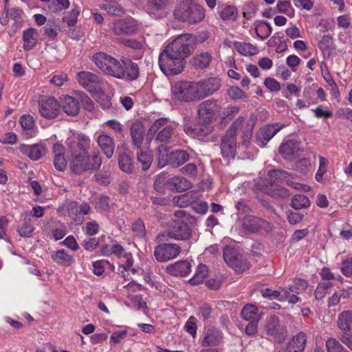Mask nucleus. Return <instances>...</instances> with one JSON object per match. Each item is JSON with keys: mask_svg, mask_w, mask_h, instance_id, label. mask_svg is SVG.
<instances>
[{"mask_svg": "<svg viewBox=\"0 0 352 352\" xmlns=\"http://www.w3.org/2000/svg\"><path fill=\"white\" fill-rule=\"evenodd\" d=\"M196 40L191 34H180L164 47L158 58V64L163 74L170 76L184 71L186 58L193 52Z\"/></svg>", "mask_w": 352, "mask_h": 352, "instance_id": "obj_1", "label": "nucleus"}, {"mask_svg": "<svg viewBox=\"0 0 352 352\" xmlns=\"http://www.w3.org/2000/svg\"><path fill=\"white\" fill-rule=\"evenodd\" d=\"M90 142L89 138L84 135H72L67 139L68 152L71 155V169L76 174L97 170L101 166V158L97 155L90 161L87 152Z\"/></svg>", "mask_w": 352, "mask_h": 352, "instance_id": "obj_2", "label": "nucleus"}, {"mask_svg": "<svg viewBox=\"0 0 352 352\" xmlns=\"http://www.w3.org/2000/svg\"><path fill=\"white\" fill-rule=\"evenodd\" d=\"M91 60L104 74L116 78L134 80L139 76L138 64L129 59L124 58L120 62L107 54L98 52Z\"/></svg>", "mask_w": 352, "mask_h": 352, "instance_id": "obj_3", "label": "nucleus"}, {"mask_svg": "<svg viewBox=\"0 0 352 352\" xmlns=\"http://www.w3.org/2000/svg\"><path fill=\"white\" fill-rule=\"evenodd\" d=\"M175 15L184 22L194 24L204 19L205 10L201 5L191 0H184L175 9Z\"/></svg>", "mask_w": 352, "mask_h": 352, "instance_id": "obj_4", "label": "nucleus"}, {"mask_svg": "<svg viewBox=\"0 0 352 352\" xmlns=\"http://www.w3.org/2000/svg\"><path fill=\"white\" fill-rule=\"evenodd\" d=\"M171 91L173 98L177 100L189 102L199 100L196 82H177L172 86Z\"/></svg>", "mask_w": 352, "mask_h": 352, "instance_id": "obj_5", "label": "nucleus"}, {"mask_svg": "<svg viewBox=\"0 0 352 352\" xmlns=\"http://www.w3.org/2000/svg\"><path fill=\"white\" fill-rule=\"evenodd\" d=\"M270 180L276 184H272L270 187H267L265 192L267 195L274 197H288L289 196V191L283 187L278 185L288 180V173L284 170H272L268 173Z\"/></svg>", "mask_w": 352, "mask_h": 352, "instance_id": "obj_6", "label": "nucleus"}, {"mask_svg": "<svg viewBox=\"0 0 352 352\" xmlns=\"http://www.w3.org/2000/svg\"><path fill=\"white\" fill-rule=\"evenodd\" d=\"M241 120H235L226 131L223 136L221 149V153L225 158H234L236 152V135L238 126L241 124Z\"/></svg>", "mask_w": 352, "mask_h": 352, "instance_id": "obj_7", "label": "nucleus"}, {"mask_svg": "<svg viewBox=\"0 0 352 352\" xmlns=\"http://www.w3.org/2000/svg\"><path fill=\"white\" fill-rule=\"evenodd\" d=\"M109 27L110 31L115 35H132L138 32L139 24L133 18H125L113 21Z\"/></svg>", "mask_w": 352, "mask_h": 352, "instance_id": "obj_8", "label": "nucleus"}, {"mask_svg": "<svg viewBox=\"0 0 352 352\" xmlns=\"http://www.w3.org/2000/svg\"><path fill=\"white\" fill-rule=\"evenodd\" d=\"M223 259L230 267L237 272H243L249 268L248 261L241 255L236 249L227 246L223 250Z\"/></svg>", "mask_w": 352, "mask_h": 352, "instance_id": "obj_9", "label": "nucleus"}, {"mask_svg": "<svg viewBox=\"0 0 352 352\" xmlns=\"http://www.w3.org/2000/svg\"><path fill=\"white\" fill-rule=\"evenodd\" d=\"M192 230L188 223L182 221L170 222L167 230L162 234V237H169L175 240H188L190 238Z\"/></svg>", "mask_w": 352, "mask_h": 352, "instance_id": "obj_10", "label": "nucleus"}, {"mask_svg": "<svg viewBox=\"0 0 352 352\" xmlns=\"http://www.w3.org/2000/svg\"><path fill=\"white\" fill-rule=\"evenodd\" d=\"M221 107L217 101L212 100H206L198 106V118L200 121L211 123L214 118L219 115Z\"/></svg>", "mask_w": 352, "mask_h": 352, "instance_id": "obj_11", "label": "nucleus"}, {"mask_svg": "<svg viewBox=\"0 0 352 352\" xmlns=\"http://www.w3.org/2000/svg\"><path fill=\"white\" fill-rule=\"evenodd\" d=\"M285 126V124L279 122L267 124L263 126L256 132V144L261 147H264L267 142Z\"/></svg>", "mask_w": 352, "mask_h": 352, "instance_id": "obj_12", "label": "nucleus"}, {"mask_svg": "<svg viewBox=\"0 0 352 352\" xmlns=\"http://www.w3.org/2000/svg\"><path fill=\"white\" fill-rule=\"evenodd\" d=\"M77 80L80 85L91 93H100L102 81L100 78L90 72H80L77 74Z\"/></svg>", "mask_w": 352, "mask_h": 352, "instance_id": "obj_13", "label": "nucleus"}, {"mask_svg": "<svg viewBox=\"0 0 352 352\" xmlns=\"http://www.w3.org/2000/svg\"><path fill=\"white\" fill-rule=\"evenodd\" d=\"M38 111L41 116L51 120L56 118L60 111V105L53 97H45L39 102Z\"/></svg>", "mask_w": 352, "mask_h": 352, "instance_id": "obj_14", "label": "nucleus"}, {"mask_svg": "<svg viewBox=\"0 0 352 352\" xmlns=\"http://www.w3.org/2000/svg\"><path fill=\"white\" fill-rule=\"evenodd\" d=\"M102 252L105 256L116 255L120 260V263H123L124 267L127 268L133 266V258L132 254L126 252L120 244H113L111 246L106 245L102 248Z\"/></svg>", "mask_w": 352, "mask_h": 352, "instance_id": "obj_15", "label": "nucleus"}, {"mask_svg": "<svg viewBox=\"0 0 352 352\" xmlns=\"http://www.w3.org/2000/svg\"><path fill=\"white\" fill-rule=\"evenodd\" d=\"M265 330L267 336L276 340H281L287 334V329L281 324L278 318L275 316H270L266 321Z\"/></svg>", "mask_w": 352, "mask_h": 352, "instance_id": "obj_16", "label": "nucleus"}, {"mask_svg": "<svg viewBox=\"0 0 352 352\" xmlns=\"http://www.w3.org/2000/svg\"><path fill=\"white\" fill-rule=\"evenodd\" d=\"M181 252V248L175 243H164L155 248V256L160 262H166L177 257Z\"/></svg>", "mask_w": 352, "mask_h": 352, "instance_id": "obj_17", "label": "nucleus"}, {"mask_svg": "<svg viewBox=\"0 0 352 352\" xmlns=\"http://www.w3.org/2000/svg\"><path fill=\"white\" fill-rule=\"evenodd\" d=\"M199 99L213 94L221 87V80L217 78H208L196 82Z\"/></svg>", "mask_w": 352, "mask_h": 352, "instance_id": "obj_18", "label": "nucleus"}, {"mask_svg": "<svg viewBox=\"0 0 352 352\" xmlns=\"http://www.w3.org/2000/svg\"><path fill=\"white\" fill-rule=\"evenodd\" d=\"M241 120V124L238 126L236 131L241 130L243 133V140L245 144H248L252 136V133L257 117L254 114H251L248 118L239 117L236 120Z\"/></svg>", "mask_w": 352, "mask_h": 352, "instance_id": "obj_19", "label": "nucleus"}, {"mask_svg": "<svg viewBox=\"0 0 352 352\" xmlns=\"http://www.w3.org/2000/svg\"><path fill=\"white\" fill-rule=\"evenodd\" d=\"M301 151L300 142L296 140H288L279 147L280 154L287 160H294Z\"/></svg>", "mask_w": 352, "mask_h": 352, "instance_id": "obj_20", "label": "nucleus"}, {"mask_svg": "<svg viewBox=\"0 0 352 352\" xmlns=\"http://www.w3.org/2000/svg\"><path fill=\"white\" fill-rule=\"evenodd\" d=\"M336 323L342 333V336H352V310L341 311L338 316Z\"/></svg>", "mask_w": 352, "mask_h": 352, "instance_id": "obj_21", "label": "nucleus"}, {"mask_svg": "<svg viewBox=\"0 0 352 352\" xmlns=\"http://www.w3.org/2000/svg\"><path fill=\"white\" fill-rule=\"evenodd\" d=\"M210 123H206L198 118V121L194 125L186 124L184 130L187 135L192 138H199L208 135L212 131Z\"/></svg>", "mask_w": 352, "mask_h": 352, "instance_id": "obj_22", "label": "nucleus"}, {"mask_svg": "<svg viewBox=\"0 0 352 352\" xmlns=\"http://www.w3.org/2000/svg\"><path fill=\"white\" fill-rule=\"evenodd\" d=\"M243 230L249 232H254L260 229L266 228L268 223L260 218L248 215L243 217L241 221Z\"/></svg>", "mask_w": 352, "mask_h": 352, "instance_id": "obj_23", "label": "nucleus"}, {"mask_svg": "<svg viewBox=\"0 0 352 352\" xmlns=\"http://www.w3.org/2000/svg\"><path fill=\"white\" fill-rule=\"evenodd\" d=\"M19 121L24 137L26 138H32L36 135L38 133V128L32 116L29 114L23 115L21 116Z\"/></svg>", "mask_w": 352, "mask_h": 352, "instance_id": "obj_24", "label": "nucleus"}, {"mask_svg": "<svg viewBox=\"0 0 352 352\" xmlns=\"http://www.w3.org/2000/svg\"><path fill=\"white\" fill-rule=\"evenodd\" d=\"M22 153L28 155L32 160L36 161L45 155L46 149L42 144H21L19 148Z\"/></svg>", "mask_w": 352, "mask_h": 352, "instance_id": "obj_25", "label": "nucleus"}, {"mask_svg": "<svg viewBox=\"0 0 352 352\" xmlns=\"http://www.w3.org/2000/svg\"><path fill=\"white\" fill-rule=\"evenodd\" d=\"M38 32L37 30L30 28L25 30L23 32V47L25 51L32 50L36 47L38 41Z\"/></svg>", "mask_w": 352, "mask_h": 352, "instance_id": "obj_26", "label": "nucleus"}, {"mask_svg": "<svg viewBox=\"0 0 352 352\" xmlns=\"http://www.w3.org/2000/svg\"><path fill=\"white\" fill-rule=\"evenodd\" d=\"M54 154V166L59 171H64L67 167V161L65 157V148L59 143H56L53 146Z\"/></svg>", "mask_w": 352, "mask_h": 352, "instance_id": "obj_27", "label": "nucleus"}, {"mask_svg": "<svg viewBox=\"0 0 352 352\" xmlns=\"http://www.w3.org/2000/svg\"><path fill=\"white\" fill-rule=\"evenodd\" d=\"M63 111L72 116H76L80 109V104L76 98L72 96H66L61 99V106Z\"/></svg>", "mask_w": 352, "mask_h": 352, "instance_id": "obj_28", "label": "nucleus"}, {"mask_svg": "<svg viewBox=\"0 0 352 352\" xmlns=\"http://www.w3.org/2000/svg\"><path fill=\"white\" fill-rule=\"evenodd\" d=\"M130 134L133 144L140 148L143 143L144 127L140 122H135L132 124L130 129Z\"/></svg>", "mask_w": 352, "mask_h": 352, "instance_id": "obj_29", "label": "nucleus"}, {"mask_svg": "<svg viewBox=\"0 0 352 352\" xmlns=\"http://www.w3.org/2000/svg\"><path fill=\"white\" fill-rule=\"evenodd\" d=\"M97 142L106 157L111 158L115 149L113 138L106 134H101L98 137Z\"/></svg>", "mask_w": 352, "mask_h": 352, "instance_id": "obj_30", "label": "nucleus"}, {"mask_svg": "<svg viewBox=\"0 0 352 352\" xmlns=\"http://www.w3.org/2000/svg\"><path fill=\"white\" fill-rule=\"evenodd\" d=\"M192 187L190 182L186 178L175 176L170 177L168 182V190L173 192H182L190 189Z\"/></svg>", "mask_w": 352, "mask_h": 352, "instance_id": "obj_31", "label": "nucleus"}, {"mask_svg": "<svg viewBox=\"0 0 352 352\" xmlns=\"http://www.w3.org/2000/svg\"><path fill=\"white\" fill-rule=\"evenodd\" d=\"M51 257L53 261L56 264L64 267L71 266L74 263L73 256L69 254L64 250L53 252L51 254Z\"/></svg>", "mask_w": 352, "mask_h": 352, "instance_id": "obj_32", "label": "nucleus"}, {"mask_svg": "<svg viewBox=\"0 0 352 352\" xmlns=\"http://www.w3.org/2000/svg\"><path fill=\"white\" fill-rule=\"evenodd\" d=\"M289 291L287 287H280V290H273L270 288L263 289L261 294L264 298L269 299H276L280 302L287 300V294Z\"/></svg>", "mask_w": 352, "mask_h": 352, "instance_id": "obj_33", "label": "nucleus"}, {"mask_svg": "<svg viewBox=\"0 0 352 352\" xmlns=\"http://www.w3.org/2000/svg\"><path fill=\"white\" fill-rule=\"evenodd\" d=\"M212 59V55L208 52L197 54L192 60V65L199 69L207 68Z\"/></svg>", "mask_w": 352, "mask_h": 352, "instance_id": "obj_34", "label": "nucleus"}, {"mask_svg": "<svg viewBox=\"0 0 352 352\" xmlns=\"http://www.w3.org/2000/svg\"><path fill=\"white\" fill-rule=\"evenodd\" d=\"M168 270L174 276H184L189 273L190 264L187 261H182L169 266Z\"/></svg>", "mask_w": 352, "mask_h": 352, "instance_id": "obj_35", "label": "nucleus"}, {"mask_svg": "<svg viewBox=\"0 0 352 352\" xmlns=\"http://www.w3.org/2000/svg\"><path fill=\"white\" fill-rule=\"evenodd\" d=\"M221 333L217 329H209L204 336L201 344L204 346H214L217 345L221 340Z\"/></svg>", "mask_w": 352, "mask_h": 352, "instance_id": "obj_36", "label": "nucleus"}, {"mask_svg": "<svg viewBox=\"0 0 352 352\" xmlns=\"http://www.w3.org/2000/svg\"><path fill=\"white\" fill-rule=\"evenodd\" d=\"M234 46L236 50L243 56H250L258 53V48L250 43L235 42Z\"/></svg>", "mask_w": 352, "mask_h": 352, "instance_id": "obj_37", "label": "nucleus"}, {"mask_svg": "<svg viewBox=\"0 0 352 352\" xmlns=\"http://www.w3.org/2000/svg\"><path fill=\"white\" fill-rule=\"evenodd\" d=\"M170 177L165 173H161L156 176L153 183L155 190L160 193H165L166 190H168V182Z\"/></svg>", "mask_w": 352, "mask_h": 352, "instance_id": "obj_38", "label": "nucleus"}, {"mask_svg": "<svg viewBox=\"0 0 352 352\" xmlns=\"http://www.w3.org/2000/svg\"><path fill=\"white\" fill-rule=\"evenodd\" d=\"M306 343L307 335L303 332H300L293 337L287 346L297 351L298 352H302L305 349Z\"/></svg>", "mask_w": 352, "mask_h": 352, "instance_id": "obj_39", "label": "nucleus"}, {"mask_svg": "<svg viewBox=\"0 0 352 352\" xmlns=\"http://www.w3.org/2000/svg\"><path fill=\"white\" fill-rule=\"evenodd\" d=\"M258 308L255 305L248 304L243 307L241 315L245 320L259 321L261 317L258 315Z\"/></svg>", "mask_w": 352, "mask_h": 352, "instance_id": "obj_40", "label": "nucleus"}, {"mask_svg": "<svg viewBox=\"0 0 352 352\" xmlns=\"http://www.w3.org/2000/svg\"><path fill=\"white\" fill-rule=\"evenodd\" d=\"M138 161L142 165V168L146 170L149 168L153 162V156L151 151L143 150L141 147L138 148Z\"/></svg>", "mask_w": 352, "mask_h": 352, "instance_id": "obj_41", "label": "nucleus"}, {"mask_svg": "<svg viewBox=\"0 0 352 352\" xmlns=\"http://www.w3.org/2000/svg\"><path fill=\"white\" fill-rule=\"evenodd\" d=\"M255 32L260 39L265 40L272 34V28L268 22L260 21L255 26Z\"/></svg>", "mask_w": 352, "mask_h": 352, "instance_id": "obj_42", "label": "nucleus"}, {"mask_svg": "<svg viewBox=\"0 0 352 352\" xmlns=\"http://www.w3.org/2000/svg\"><path fill=\"white\" fill-rule=\"evenodd\" d=\"M275 10L278 13L286 14L289 18H293L295 15L294 9L290 1L287 0H279L276 3Z\"/></svg>", "mask_w": 352, "mask_h": 352, "instance_id": "obj_43", "label": "nucleus"}, {"mask_svg": "<svg viewBox=\"0 0 352 352\" xmlns=\"http://www.w3.org/2000/svg\"><path fill=\"white\" fill-rule=\"evenodd\" d=\"M188 154L183 150H177L171 153L169 160L171 164L179 166L188 160Z\"/></svg>", "mask_w": 352, "mask_h": 352, "instance_id": "obj_44", "label": "nucleus"}, {"mask_svg": "<svg viewBox=\"0 0 352 352\" xmlns=\"http://www.w3.org/2000/svg\"><path fill=\"white\" fill-rule=\"evenodd\" d=\"M58 212L62 215H77L79 214V206L76 201L66 202L58 209Z\"/></svg>", "mask_w": 352, "mask_h": 352, "instance_id": "obj_45", "label": "nucleus"}, {"mask_svg": "<svg viewBox=\"0 0 352 352\" xmlns=\"http://www.w3.org/2000/svg\"><path fill=\"white\" fill-rule=\"evenodd\" d=\"M208 276V267L206 265L204 264H200L198 265L197 270L195 272V275L192 278H191L189 282L192 285H198L204 280V279Z\"/></svg>", "mask_w": 352, "mask_h": 352, "instance_id": "obj_46", "label": "nucleus"}, {"mask_svg": "<svg viewBox=\"0 0 352 352\" xmlns=\"http://www.w3.org/2000/svg\"><path fill=\"white\" fill-rule=\"evenodd\" d=\"M129 270L133 274L142 275V274H143V272H144L143 269L138 265H135V266L133 265L131 267L126 268V267H124V266H123V263H120L119 267H118L119 274L121 275V276L123 277L126 280H129L131 279V277H130V275L129 273Z\"/></svg>", "mask_w": 352, "mask_h": 352, "instance_id": "obj_47", "label": "nucleus"}, {"mask_svg": "<svg viewBox=\"0 0 352 352\" xmlns=\"http://www.w3.org/2000/svg\"><path fill=\"white\" fill-rule=\"evenodd\" d=\"M291 205L294 209L300 210L309 207L310 201L305 195L298 194L293 197Z\"/></svg>", "mask_w": 352, "mask_h": 352, "instance_id": "obj_48", "label": "nucleus"}, {"mask_svg": "<svg viewBox=\"0 0 352 352\" xmlns=\"http://www.w3.org/2000/svg\"><path fill=\"white\" fill-rule=\"evenodd\" d=\"M175 129V125L172 123L161 129L157 135L156 140L160 142L168 143Z\"/></svg>", "mask_w": 352, "mask_h": 352, "instance_id": "obj_49", "label": "nucleus"}, {"mask_svg": "<svg viewBox=\"0 0 352 352\" xmlns=\"http://www.w3.org/2000/svg\"><path fill=\"white\" fill-rule=\"evenodd\" d=\"M327 352H349L336 338H329L326 341Z\"/></svg>", "mask_w": 352, "mask_h": 352, "instance_id": "obj_50", "label": "nucleus"}, {"mask_svg": "<svg viewBox=\"0 0 352 352\" xmlns=\"http://www.w3.org/2000/svg\"><path fill=\"white\" fill-rule=\"evenodd\" d=\"M34 227L27 222L19 224L16 227V231L21 237L30 238L32 236Z\"/></svg>", "mask_w": 352, "mask_h": 352, "instance_id": "obj_51", "label": "nucleus"}, {"mask_svg": "<svg viewBox=\"0 0 352 352\" xmlns=\"http://www.w3.org/2000/svg\"><path fill=\"white\" fill-rule=\"evenodd\" d=\"M308 283L305 279L299 278L296 279L294 281V284L290 285L289 287H287L288 291L295 293L300 294L302 292L305 291L307 288Z\"/></svg>", "mask_w": 352, "mask_h": 352, "instance_id": "obj_52", "label": "nucleus"}, {"mask_svg": "<svg viewBox=\"0 0 352 352\" xmlns=\"http://www.w3.org/2000/svg\"><path fill=\"white\" fill-rule=\"evenodd\" d=\"M169 124H170V122L166 118L157 119L149 128L148 133L151 135H155L164 128V126H168Z\"/></svg>", "mask_w": 352, "mask_h": 352, "instance_id": "obj_53", "label": "nucleus"}, {"mask_svg": "<svg viewBox=\"0 0 352 352\" xmlns=\"http://www.w3.org/2000/svg\"><path fill=\"white\" fill-rule=\"evenodd\" d=\"M227 94L232 100H243L247 98L246 94L236 86L229 87Z\"/></svg>", "mask_w": 352, "mask_h": 352, "instance_id": "obj_54", "label": "nucleus"}, {"mask_svg": "<svg viewBox=\"0 0 352 352\" xmlns=\"http://www.w3.org/2000/svg\"><path fill=\"white\" fill-rule=\"evenodd\" d=\"M120 42L124 46L135 50L142 49L145 45L144 41H138L133 38H121Z\"/></svg>", "mask_w": 352, "mask_h": 352, "instance_id": "obj_55", "label": "nucleus"}, {"mask_svg": "<svg viewBox=\"0 0 352 352\" xmlns=\"http://www.w3.org/2000/svg\"><path fill=\"white\" fill-rule=\"evenodd\" d=\"M319 167L316 174V179L318 182H322L323 175L327 171V162L322 156H319Z\"/></svg>", "mask_w": 352, "mask_h": 352, "instance_id": "obj_56", "label": "nucleus"}, {"mask_svg": "<svg viewBox=\"0 0 352 352\" xmlns=\"http://www.w3.org/2000/svg\"><path fill=\"white\" fill-rule=\"evenodd\" d=\"M332 287L331 283H321L318 285L317 288L315 290V296L316 299H322L328 290Z\"/></svg>", "mask_w": 352, "mask_h": 352, "instance_id": "obj_57", "label": "nucleus"}, {"mask_svg": "<svg viewBox=\"0 0 352 352\" xmlns=\"http://www.w3.org/2000/svg\"><path fill=\"white\" fill-rule=\"evenodd\" d=\"M119 166L124 172H131L132 164L130 157L126 154L120 155L119 157Z\"/></svg>", "mask_w": 352, "mask_h": 352, "instance_id": "obj_58", "label": "nucleus"}, {"mask_svg": "<svg viewBox=\"0 0 352 352\" xmlns=\"http://www.w3.org/2000/svg\"><path fill=\"white\" fill-rule=\"evenodd\" d=\"M103 8L109 14L112 16H120L125 13V9L118 4L107 5Z\"/></svg>", "mask_w": 352, "mask_h": 352, "instance_id": "obj_59", "label": "nucleus"}, {"mask_svg": "<svg viewBox=\"0 0 352 352\" xmlns=\"http://www.w3.org/2000/svg\"><path fill=\"white\" fill-rule=\"evenodd\" d=\"M237 10L234 6H226L221 12L220 16L223 20H230L234 19L236 16Z\"/></svg>", "mask_w": 352, "mask_h": 352, "instance_id": "obj_60", "label": "nucleus"}, {"mask_svg": "<svg viewBox=\"0 0 352 352\" xmlns=\"http://www.w3.org/2000/svg\"><path fill=\"white\" fill-rule=\"evenodd\" d=\"M41 30L50 38H54L57 36V26L54 22H48Z\"/></svg>", "mask_w": 352, "mask_h": 352, "instance_id": "obj_61", "label": "nucleus"}, {"mask_svg": "<svg viewBox=\"0 0 352 352\" xmlns=\"http://www.w3.org/2000/svg\"><path fill=\"white\" fill-rule=\"evenodd\" d=\"M69 6L68 0H53L50 4V9L53 11H61Z\"/></svg>", "mask_w": 352, "mask_h": 352, "instance_id": "obj_62", "label": "nucleus"}, {"mask_svg": "<svg viewBox=\"0 0 352 352\" xmlns=\"http://www.w3.org/2000/svg\"><path fill=\"white\" fill-rule=\"evenodd\" d=\"M132 230L140 237H143L146 234L145 226L142 220H138L133 223Z\"/></svg>", "mask_w": 352, "mask_h": 352, "instance_id": "obj_63", "label": "nucleus"}, {"mask_svg": "<svg viewBox=\"0 0 352 352\" xmlns=\"http://www.w3.org/2000/svg\"><path fill=\"white\" fill-rule=\"evenodd\" d=\"M340 271L345 276L349 277L352 276V258L342 261Z\"/></svg>", "mask_w": 352, "mask_h": 352, "instance_id": "obj_64", "label": "nucleus"}]
</instances>
